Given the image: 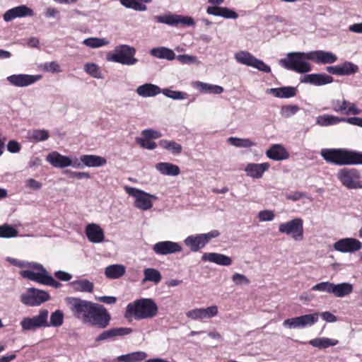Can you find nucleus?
Here are the masks:
<instances>
[{"label": "nucleus", "instance_id": "obj_19", "mask_svg": "<svg viewBox=\"0 0 362 362\" xmlns=\"http://www.w3.org/2000/svg\"><path fill=\"white\" fill-rule=\"evenodd\" d=\"M33 16L34 11L32 8L25 5H21L6 11L3 16V18L5 21L9 22L16 18H23L26 16L31 17Z\"/></svg>", "mask_w": 362, "mask_h": 362}, {"label": "nucleus", "instance_id": "obj_37", "mask_svg": "<svg viewBox=\"0 0 362 362\" xmlns=\"http://www.w3.org/2000/svg\"><path fill=\"white\" fill-rule=\"evenodd\" d=\"M150 53L152 56L159 59L173 60L175 58V52L172 49L164 47L153 48Z\"/></svg>", "mask_w": 362, "mask_h": 362}, {"label": "nucleus", "instance_id": "obj_49", "mask_svg": "<svg viewBox=\"0 0 362 362\" xmlns=\"http://www.w3.org/2000/svg\"><path fill=\"white\" fill-rule=\"evenodd\" d=\"M30 137L35 141H43L48 139L49 134L45 129H35L32 132Z\"/></svg>", "mask_w": 362, "mask_h": 362}, {"label": "nucleus", "instance_id": "obj_4", "mask_svg": "<svg viewBox=\"0 0 362 362\" xmlns=\"http://www.w3.org/2000/svg\"><path fill=\"white\" fill-rule=\"evenodd\" d=\"M135 54L134 47L127 45H121L115 47L114 53L107 54V59L124 65H133L138 62V59L134 57Z\"/></svg>", "mask_w": 362, "mask_h": 362}, {"label": "nucleus", "instance_id": "obj_38", "mask_svg": "<svg viewBox=\"0 0 362 362\" xmlns=\"http://www.w3.org/2000/svg\"><path fill=\"white\" fill-rule=\"evenodd\" d=\"M147 354L144 351H135L125 355H121L117 357L119 362H139L144 360Z\"/></svg>", "mask_w": 362, "mask_h": 362}, {"label": "nucleus", "instance_id": "obj_30", "mask_svg": "<svg viewBox=\"0 0 362 362\" xmlns=\"http://www.w3.org/2000/svg\"><path fill=\"white\" fill-rule=\"evenodd\" d=\"M136 93L139 95L144 98L153 97L160 93L161 89L156 85L145 83L136 88Z\"/></svg>", "mask_w": 362, "mask_h": 362}, {"label": "nucleus", "instance_id": "obj_61", "mask_svg": "<svg viewBox=\"0 0 362 362\" xmlns=\"http://www.w3.org/2000/svg\"><path fill=\"white\" fill-rule=\"evenodd\" d=\"M66 173L69 174V177L71 178H76L78 180L90 178V174L86 172H74L71 170H66Z\"/></svg>", "mask_w": 362, "mask_h": 362}, {"label": "nucleus", "instance_id": "obj_21", "mask_svg": "<svg viewBox=\"0 0 362 362\" xmlns=\"http://www.w3.org/2000/svg\"><path fill=\"white\" fill-rule=\"evenodd\" d=\"M332 108L337 112H341L346 115L353 114L358 115L361 110L355 105L345 100H334L332 101Z\"/></svg>", "mask_w": 362, "mask_h": 362}, {"label": "nucleus", "instance_id": "obj_36", "mask_svg": "<svg viewBox=\"0 0 362 362\" xmlns=\"http://www.w3.org/2000/svg\"><path fill=\"white\" fill-rule=\"evenodd\" d=\"M332 293L336 297H344L348 296L353 291V286L349 283L332 284Z\"/></svg>", "mask_w": 362, "mask_h": 362}, {"label": "nucleus", "instance_id": "obj_50", "mask_svg": "<svg viewBox=\"0 0 362 362\" xmlns=\"http://www.w3.org/2000/svg\"><path fill=\"white\" fill-rule=\"evenodd\" d=\"M40 68L45 71L51 73H59L62 71L61 67L56 62H45L40 65Z\"/></svg>", "mask_w": 362, "mask_h": 362}, {"label": "nucleus", "instance_id": "obj_27", "mask_svg": "<svg viewBox=\"0 0 362 362\" xmlns=\"http://www.w3.org/2000/svg\"><path fill=\"white\" fill-rule=\"evenodd\" d=\"M267 156L274 160H286L289 157L286 149L280 144L272 145L267 151Z\"/></svg>", "mask_w": 362, "mask_h": 362}, {"label": "nucleus", "instance_id": "obj_33", "mask_svg": "<svg viewBox=\"0 0 362 362\" xmlns=\"http://www.w3.org/2000/svg\"><path fill=\"white\" fill-rule=\"evenodd\" d=\"M80 160L87 167H100L107 163L105 158L96 155H83Z\"/></svg>", "mask_w": 362, "mask_h": 362}, {"label": "nucleus", "instance_id": "obj_10", "mask_svg": "<svg viewBox=\"0 0 362 362\" xmlns=\"http://www.w3.org/2000/svg\"><path fill=\"white\" fill-rule=\"evenodd\" d=\"M153 20L156 23H165L169 25L177 26L182 24L185 26H194L195 21L190 16L168 13L163 16H154Z\"/></svg>", "mask_w": 362, "mask_h": 362}, {"label": "nucleus", "instance_id": "obj_9", "mask_svg": "<svg viewBox=\"0 0 362 362\" xmlns=\"http://www.w3.org/2000/svg\"><path fill=\"white\" fill-rule=\"evenodd\" d=\"M235 58L238 62L252 66L264 73H270L271 68L263 61L256 58L251 53L247 51H241L235 54Z\"/></svg>", "mask_w": 362, "mask_h": 362}, {"label": "nucleus", "instance_id": "obj_52", "mask_svg": "<svg viewBox=\"0 0 362 362\" xmlns=\"http://www.w3.org/2000/svg\"><path fill=\"white\" fill-rule=\"evenodd\" d=\"M318 320V313L301 315L302 327L311 326Z\"/></svg>", "mask_w": 362, "mask_h": 362}, {"label": "nucleus", "instance_id": "obj_5", "mask_svg": "<svg viewBox=\"0 0 362 362\" xmlns=\"http://www.w3.org/2000/svg\"><path fill=\"white\" fill-rule=\"evenodd\" d=\"M337 178L343 186L349 189H362L360 171L356 168H343L339 170Z\"/></svg>", "mask_w": 362, "mask_h": 362}, {"label": "nucleus", "instance_id": "obj_45", "mask_svg": "<svg viewBox=\"0 0 362 362\" xmlns=\"http://www.w3.org/2000/svg\"><path fill=\"white\" fill-rule=\"evenodd\" d=\"M18 233V230L10 225L4 224L0 226V238H14L17 236Z\"/></svg>", "mask_w": 362, "mask_h": 362}, {"label": "nucleus", "instance_id": "obj_8", "mask_svg": "<svg viewBox=\"0 0 362 362\" xmlns=\"http://www.w3.org/2000/svg\"><path fill=\"white\" fill-rule=\"evenodd\" d=\"M49 294L45 291L35 288H30L21 296V301L28 306H37L49 300Z\"/></svg>", "mask_w": 362, "mask_h": 362}, {"label": "nucleus", "instance_id": "obj_64", "mask_svg": "<svg viewBox=\"0 0 362 362\" xmlns=\"http://www.w3.org/2000/svg\"><path fill=\"white\" fill-rule=\"evenodd\" d=\"M21 146L20 144L15 141L11 140L7 144V150L12 153H18L21 151Z\"/></svg>", "mask_w": 362, "mask_h": 362}, {"label": "nucleus", "instance_id": "obj_11", "mask_svg": "<svg viewBox=\"0 0 362 362\" xmlns=\"http://www.w3.org/2000/svg\"><path fill=\"white\" fill-rule=\"evenodd\" d=\"M125 190L129 195L135 197L134 206L137 209L148 210L152 207L151 199L154 197L153 195L131 187H126Z\"/></svg>", "mask_w": 362, "mask_h": 362}, {"label": "nucleus", "instance_id": "obj_39", "mask_svg": "<svg viewBox=\"0 0 362 362\" xmlns=\"http://www.w3.org/2000/svg\"><path fill=\"white\" fill-rule=\"evenodd\" d=\"M158 145L173 154H180L182 151V146L175 141L162 139L159 141Z\"/></svg>", "mask_w": 362, "mask_h": 362}, {"label": "nucleus", "instance_id": "obj_35", "mask_svg": "<svg viewBox=\"0 0 362 362\" xmlns=\"http://www.w3.org/2000/svg\"><path fill=\"white\" fill-rule=\"evenodd\" d=\"M309 344L320 349H327L329 346H334L339 344V341L335 339L327 337L315 338L308 342Z\"/></svg>", "mask_w": 362, "mask_h": 362}, {"label": "nucleus", "instance_id": "obj_7", "mask_svg": "<svg viewBox=\"0 0 362 362\" xmlns=\"http://www.w3.org/2000/svg\"><path fill=\"white\" fill-rule=\"evenodd\" d=\"M49 312L46 309L40 310L37 315L32 317H26L23 318L21 322V325L23 331L35 330L40 327H49L48 322Z\"/></svg>", "mask_w": 362, "mask_h": 362}, {"label": "nucleus", "instance_id": "obj_1", "mask_svg": "<svg viewBox=\"0 0 362 362\" xmlns=\"http://www.w3.org/2000/svg\"><path fill=\"white\" fill-rule=\"evenodd\" d=\"M64 300L74 317L83 324L100 329L110 325L111 315L103 305L76 297H66Z\"/></svg>", "mask_w": 362, "mask_h": 362}, {"label": "nucleus", "instance_id": "obj_42", "mask_svg": "<svg viewBox=\"0 0 362 362\" xmlns=\"http://www.w3.org/2000/svg\"><path fill=\"white\" fill-rule=\"evenodd\" d=\"M197 86L199 88L201 91L204 93L221 94L224 90L223 88L220 86L209 84L203 82H198Z\"/></svg>", "mask_w": 362, "mask_h": 362}, {"label": "nucleus", "instance_id": "obj_57", "mask_svg": "<svg viewBox=\"0 0 362 362\" xmlns=\"http://www.w3.org/2000/svg\"><path fill=\"white\" fill-rule=\"evenodd\" d=\"M284 325L289 328H296L302 327L301 316L289 318L284 322Z\"/></svg>", "mask_w": 362, "mask_h": 362}, {"label": "nucleus", "instance_id": "obj_13", "mask_svg": "<svg viewBox=\"0 0 362 362\" xmlns=\"http://www.w3.org/2000/svg\"><path fill=\"white\" fill-rule=\"evenodd\" d=\"M347 152L348 150L344 148H324L321 151V156L327 163L346 165Z\"/></svg>", "mask_w": 362, "mask_h": 362}, {"label": "nucleus", "instance_id": "obj_24", "mask_svg": "<svg viewBox=\"0 0 362 362\" xmlns=\"http://www.w3.org/2000/svg\"><path fill=\"white\" fill-rule=\"evenodd\" d=\"M270 167L269 163H248L245 168V171L247 176L255 179H259L262 177L265 171Z\"/></svg>", "mask_w": 362, "mask_h": 362}, {"label": "nucleus", "instance_id": "obj_17", "mask_svg": "<svg viewBox=\"0 0 362 362\" xmlns=\"http://www.w3.org/2000/svg\"><path fill=\"white\" fill-rule=\"evenodd\" d=\"M46 160L53 167L64 168L68 166L78 167L80 163H72L71 160L65 156H63L57 151H52L49 153L46 157Z\"/></svg>", "mask_w": 362, "mask_h": 362}, {"label": "nucleus", "instance_id": "obj_12", "mask_svg": "<svg viewBox=\"0 0 362 362\" xmlns=\"http://www.w3.org/2000/svg\"><path fill=\"white\" fill-rule=\"evenodd\" d=\"M29 267L34 270H37V272H35L30 270H22L20 272L21 276L23 278L46 285L49 274L43 266L40 264L33 263V264H29Z\"/></svg>", "mask_w": 362, "mask_h": 362}, {"label": "nucleus", "instance_id": "obj_14", "mask_svg": "<svg viewBox=\"0 0 362 362\" xmlns=\"http://www.w3.org/2000/svg\"><path fill=\"white\" fill-rule=\"evenodd\" d=\"M362 247V243L357 239L346 238L337 241L334 244V248L341 252H354Z\"/></svg>", "mask_w": 362, "mask_h": 362}, {"label": "nucleus", "instance_id": "obj_47", "mask_svg": "<svg viewBox=\"0 0 362 362\" xmlns=\"http://www.w3.org/2000/svg\"><path fill=\"white\" fill-rule=\"evenodd\" d=\"M64 322V314L62 310H57L52 313L50 316L49 326L59 327Z\"/></svg>", "mask_w": 362, "mask_h": 362}, {"label": "nucleus", "instance_id": "obj_15", "mask_svg": "<svg viewBox=\"0 0 362 362\" xmlns=\"http://www.w3.org/2000/svg\"><path fill=\"white\" fill-rule=\"evenodd\" d=\"M358 66L351 62H345L337 66H327L326 70L331 74L337 76H349L358 71Z\"/></svg>", "mask_w": 362, "mask_h": 362}, {"label": "nucleus", "instance_id": "obj_51", "mask_svg": "<svg viewBox=\"0 0 362 362\" xmlns=\"http://www.w3.org/2000/svg\"><path fill=\"white\" fill-rule=\"evenodd\" d=\"M165 96L174 100H182L186 98L187 94L180 91L172 90L168 88H165L161 90Z\"/></svg>", "mask_w": 362, "mask_h": 362}, {"label": "nucleus", "instance_id": "obj_20", "mask_svg": "<svg viewBox=\"0 0 362 362\" xmlns=\"http://www.w3.org/2000/svg\"><path fill=\"white\" fill-rule=\"evenodd\" d=\"M133 332L131 327H115L103 331L95 339L96 341L115 339L117 337H124Z\"/></svg>", "mask_w": 362, "mask_h": 362}, {"label": "nucleus", "instance_id": "obj_43", "mask_svg": "<svg viewBox=\"0 0 362 362\" xmlns=\"http://www.w3.org/2000/svg\"><path fill=\"white\" fill-rule=\"evenodd\" d=\"M83 44L91 48H97L108 45L109 41L105 38L89 37L84 40Z\"/></svg>", "mask_w": 362, "mask_h": 362}, {"label": "nucleus", "instance_id": "obj_22", "mask_svg": "<svg viewBox=\"0 0 362 362\" xmlns=\"http://www.w3.org/2000/svg\"><path fill=\"white\" fill-rule=\"evenodd\" d=\"M85 233L88 240L91 243H99L104 240V231L95 223H90L87 225Z\"/></svg>", "mask_w": 362, "mask_h": 362}, {"label": "nucleus", "instance_id": "obj_56", "mask_svg": "<svg viewBox=\"0 0 362 362\" xmlns=\"http://www.w3.org/2000/svg\"><path fill=\"white\" fill-rule=\"evenodd\" d=\"M186 316L194 320H203V308H196L189 310Z\"/></svg>", "mask_w": 362, "mask_h": 362}, {"label": "nucleus", "instance_id": "obj_23", "mask_svg": "<svg viewBox=\"0 0 362 362\" xmlns=\"http://www.w3.org/2000/svg\"><path fill=\"white\" fill-rule=\"evenodd\" d=\"M38 79L37 76L27 74H14L8 76L7 80L15 86H28L35 83Z\"/></svg>", "mask_w": 362, "mask_h": 362}, {"label": "nucleus", "instance_id": "obj_25", "mask_svg": "<svg viewBox=\"0 0 362 362\" xmlns=\"http://www.w3.org/2000/svg\"><path fill=\"white\" fill-rule=\"evenodd\" d=\"M334 81L331 76L325 74H311L305 75L303 80V83H308L315 86H323L332 83Z\"/></svg>", "mask_w": 362, "mask_h": 362}, {"label": "nucleus", "instance_id": "obj_16", "mask_svg": "<svg viewBox=\"0 0 362 362\" xmlns=\"http://www.w3.org/2000/svg\"><path fill=\"white\" fill-rule=\"evenodd\" d=\"M153 250L157 255H166L180 252L182 250V247L177 243L172 241H161L153 245Z\"/></svg>", "mask_w": 362, "mask_h": 362}, {"label": "nucleus", "instance_id": "obj_3", "mask_svg": "<svg viewBox=\"0 0 362 362\" xmlns=\"http://www.w3.org/2000/svg\"><path fill=\"white\" fill-rule=\"evenodd\" d=\"M308 52H290L286 57L279 60V64L288 70L297 73H307L312 70L311 65L306 62L308 60Z\"/></svg>", "mask_w": 362, "mask_h": 362}, {"label": "nucleus", "instance_id": "obj_2", "mask_svg": "<svg viewBox=\"0 0 362 362\" xmlns=\"http://www.w3.org/2000/svg\"><path fill=\"white\" fill-rule=\"evenodd\" d=\"M158 313V307L151 298H139L129 303L126 308L124 317L136 320L151 319Z\"/></svg>", "mask_w": 362, "mask_h": 362}, {"label": "nucleus", "instance_id": "obj_26", "mask_svg": "<svg viewBox=\"0 0 362 362\" xmlns=\"http://www.w3.org/2000/svg\"><path fill=\"white\" fill-rule=\"evenodd\" d=\"M202 260L214 262L222 266H229L232 264V259L230 257L215 252L204 253L202 257Z\"/></svg>", "mask_w": 362, "mask_h": 362}, {"label": "nucleus", "instance_id": "obj_6", "mask_svg": "<svg viewBox=\"0 0 362 362\" xmlns=\"http://www.w3.org/2000/svg\"><path fill=\"white\" fill-rule=\"evenodd\" d=\"M279 231L281 233L291 235L296 241L303 239V220L301 218H296L279 226Z\"/></svg>", "mask_w": 362, "mask_h": 362}, {"label": "nucleus", "instance_id": "obj_60", "mask_svg": "<svg viewBox=\"0 0 362 362\" xmlns=\"http://www.w3.org/2000/svg\"><path fill=\"white\" fill-rule=\"evenodd\" d=\"M274 218V214L272 211L263 210L259 212L258 218L261 221H269Z\"/></svg>", "mask_w": 362, "mask_h": 362}, {"label": "nucleus", "instance_id": "obj_29", "mask_svg": "<svg viewBox=\"0 0 362 362\" xmlns=\"http://www.w3.org/2000/svg\"><path fill=\"white\" fill-rule=\"evenodd\" d=\"M185 244L193 252H197L203 248L206 243L203 238L202 234L197 235H189L185 240Z\"/></svg>", "mask_w": 362, "mask_h": 362}, {"label": "nucleus", "instance_id": "obj_31", "mask_svg": "<svg viewBox=\"0 0 362 362\" xmlns=\"http://www.w3.org/2000/svg\"><path fill=\"white\" fill-rule=\"evenodd\" d=\"M156 169L164 175L176 176L180 173V169L177 165L167 162L157 163Z\"/></svg>", "mask_w": 362, "mask_h": 362}, {"label": "nucleus", "instance_id": "obj_34", "mask_svg": "<svg viewBox=\"0 0 362 362\" xmlns=\"http://www.w3.org/2000/svg\"><path fill=\"white\" fill-rule=\"evenodd\" d=\"M126 272V268L122 264H112L107 267L105 269V275L110 279H117Z\"/></svg>", "mask_w": 362, "mask_h": 362}, {"label": "nucleus", "instance_id": "obj_54", "mask_svg": "<svg viewBox=\"0 0 362 362\" xmlns=\"http://www.w3.org/2000/svg\"><path fill=\"white\" fill-rule=\"evenodd\" d=\"M332 284L333 283L329 281L321 282L313 286L311 290L332 293Z\"/></svg>", "mask_w": 362, "mask_h": 362}, {"label": "nucleus", "instance_id": "obj_59", "mask_svg": "<svg viewBox=\"0 0 362 362\" xmlns=\"http://www.w3.org/2000/svg\"><path fill=\"white\" fill-rule=\"evenodd\" d=\"M141 135L143 137L148 139H156L161 136V134L159 132L151 129L143 130L141 132Z\"/></svg>", "mask_w": 362, "mask_h": 362}, {"label": "nucleus", "instance_id": "obj_48", "mask_svg": "<svg viewBox=\"0 0 362 362\" xmlns=\"http://www.w3.org/2000/svg\"><path fill=\"white\" fill-rule=\"evenodd\" d=\"M300 108L297 105H283L281 108V115L284 117H290L296 114Z\"/></svg>", "mask_w": 362, "mask_h": 362}, {"label": "nucleus", "instance_id": "obj_58", "mask_svg": "<svg viewBox=\"0 0 362 362\" xmlns=\"http://www.w3.org/2000/svg\"><path fill=\"white\" fill-rule=\"evenodd\" d=\"M218 307L216 305H211L206 308H203V318H211L218 314Z\"/></svg>", "mask_w": 362, "mask_h": 362}, {"label": "nucleus", "instance_id": "obj_41", "mask_svg": "<svg viewBox=\"0 0 362 362\" xmlns=\"http://www.w3.org/2000/svg\"><path fill=\"white\" fill-rule=\"evenodd\" d=\"M144 281H152L158 284L160 281L162 276L160 273L156 269L147 268L144 271Z\"/></svg>", "mask_w": 362, "mask_h": 362}, {"label": "nucleus", "instance_id": "obj_18", "mask_svg": "<svg viewBox=\"0 0 362 362\" xmlns=\"http://www.w3.org/2000/svg\"><path fill=\"white\" fill-rule=\"evenodd\" d=\"M308 60L313 61L316 64H332L337 62V57L332 52L323 50L311 51L308 54Z\"/></svg>", "mask_w": 362, "mask_h": 362}, {"label": "nucleus", "instance_id": "obj_53", "mask_svg": "<svg viewBox=\"0 0 362 362\" xmlns=\"http://www.w3.org/2000/svg\"><path fill=\"white\" fill-rule=\"evenodd\" d=\"M136 143L140 145L141 147L149 150L155 149L157 147L156 142L151 141V139L143 138H136Z\"/></svg>", "mask_w": 362, "mask_h": 362}, {"label": "nucleus", "instance_id": "obj_46", "mask_svg": "<svg viewBox=\"0 0 362 362\" xmlns=\"http://www.w3.org/2000/svg\"><path fill=\"white\" fill-rule=\"evenodd\" d=\"M229 143L236 147L250 148L255 146V143L250 139H240L236 137H230L228 139Z\"/></svg>", "mask_w": 362, "mask_h": 362}, {"label": "nucleus", "instance_id": "obj_63", "mask_svg": "<svg viewBox=\"0 0 362 362\" xmlns=\"http://www.w3.org/2000/svg\"><path fill=\"white\" fill-rule=\"evenodd\" d=\"M220 16L228 19H236L238 15L235 11L227 7H223Z\"/></svg>", "mask_w": 362, "mask_h": 362}, {"label": "nucleus", "instance_id": "obj_28", "mask_svg": "<svg viewBox=\"0 0 362 362\" xmlns=\"http://www.w3.org/2000/svg\"><path fill=\"white\" fill-rule=\"evenodd\" d=\"M297 88L293 86H284L281 88H272L267 93L279 98H290L296 95Z\"/></svg>", "mask_w": 362, "mask_h": 362}, {"label": "nucleus", "instance_id": "obj_55", "mask_svg": "<svg viewBox=\"0 0 362 362\" xmlns=\"http://www.w3.org/2000/svg\"><path fill=\"white\" fill-rule=\"evenodd\" d=\"M84 70L94 78H100V71L95 64H86Z\"/></svg>", "mask_w": 362, "mask_h": 362}, {"label": "nucleus", "instance_id": "obj_44", "mask_svg": "<svg viewBox=\"0 0 362 362\" xmlns=\"http://www.w3.org/2000/svg\"><path fill=\"white\" fill-rule=\"evenodd\" d=\"M362 165V152L348 150L346 165Z\"/></svg>", "mask_w": 362, "mask_h": 362}, {"label": "nucleus", "instance_id": "obj_40", "mask_svg": "<svg viewBox=\"0 0 362 362\" xmlns=\"http://www.w3.org/2000/svg\"><path fill=\"white\" fill-rule=\"evenodd\" d=\"M345 121L344 118H340L331 115H323L317 117V124L322 127H327L338 124Z\"/></svg>", "mask_w": 362, "mask_h": 362}, {"label": "nucleus", "instance_id": "obj_62", "mask_svg": "<svg viewBox=\"0 0 362 362\" xmlns=\"http://www.w3.org/2000/svg\"><path fill=\"white\" fill-rule=\"evenodd\" d=\"M232 280L236 285L250 284V280L245 275L238 273H235L233 275Z\"/></svg>", "mask_w": 362, "mask_h": 362}, {"label": "nucleus", "instance_id": "obj_32", "mask_svg": "<svg viewBox=\"0 0 362 362\" xmlns=\"http://www.w3.org/2000/svg\"><path fill=\"white\" fill-rule=\"evenodd\" d=\"M69 286L76 292L92 293L94 288V284L86 279L73 281Z\"/></svg>", "mask_w": 362, "mask_h": 362}]
</instances>
